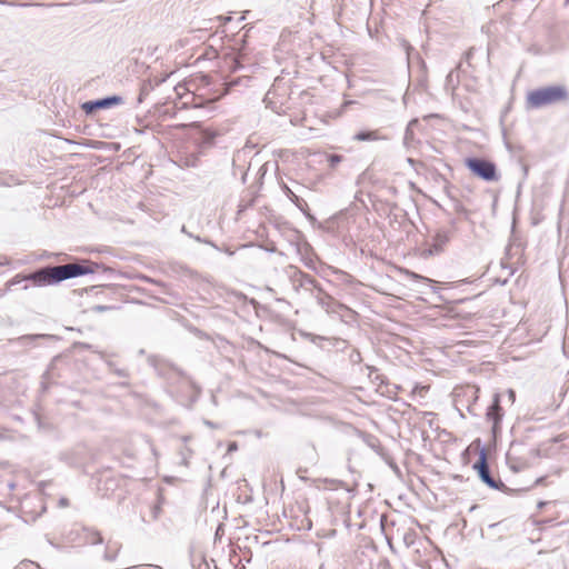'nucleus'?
I'll return each mask as SVG.
<instances>
[{"label":"nucleus","mask_w":569,"mask_h":569,"mask_svg":"<svg viewBox=\"0 0 569 569\" xmlns=\"http://www.w3.org/2000/svg\"><path fill=\"white\" fill-rule=\"evenodd\" d=\"M100 268H102L104 272L111 271L110 268L102 267L97 262L86 259L78 260L73 263L46 266L30 272L29 274L16 276L9 281V287L22 281H31L37 287L54 286L68 279L94 273Z\"/></svg>","instance_id":"1"},{"label":"nucleus","mask_w":569,"mask_h":569,"mask_svg":"<svg viewBox=\"0 0 569 569\" xmlns=\"http://www.w3.org/2000/svg\"><path fill=\"white\" fill-rule=\"evenodd\" d=\"M568 98L569 92L563 86H549L530 91L527 96V103L529 108L540 109L566 101Z\"/></svg>","instance_id":"2"},{"label":"nucleus","mask_w":569,"mask_h":569,"mask_svg":"<svg viewBox=\"0 0 569 569\" xmlns=\"http://www.w3.org/2000/svg\"><path fill=\"white\" fill-rule=\"evenodd\" d=\"M465 166L473 176L483 181L495 182L500 179L497 166L488 159L477 157L467 158Z\"/></svg>","instance_id":"3"},{"label":"nucleus","mask_w":569,"mask_h":569,"mask_svg":"<svg viewBox=\"0 0 569 569\" xmlns=\"http://www.w3.org/2000/svg\"><path fill=\"white\" fill-rule=\"evenodd\" d=\"M148 363L154 369L157 375L163 379L171 380L176 377L184 376V372L180 368L157 356H149Z\"/></svg>","instance_id":"4"},{"label":"nucleus","mask_w":569,"mask_h":569,"mask_svg":"<svg viewBox=\"0 0 569 569\" xmlns=\"http://www.w3.org/2000/svg\"><path fill=\"white\" fill-rule=\"evenodd\" d=\"M473 469L477 471L480 480L489 488L500 490L501 488L505 487L501 480H496L491 476L485 450L480 452L478 460L473 465Z\"/></svg>","instance_id":"5"},{"label":"nucleus","mask_w":569,"mask_h":569,"mask_svg":"<svg viewBox=\"0 0 569 569\" xmlns=\"http://www.w3.org/2000/svg\"><path fill=\"white\" fill-rule=\"evenodd\" d=\"M123 103V98L121 96H108L101 99L90 100L82 103L81 109L87 114H92L97 110L109 109L114 106H119Z\"/></svg>","instance_id":"6"},{"label":"nucleus","mask_w":569,"mask_h":569,"mask_svg":"<svg viewBox=\"0 0 569 569\" xmlns=\"http://www.w3.org/2000/svg\"><path fill=\"white\" fill-rule=\"evenodd\" d=\"M291 281L296 290L303 288L305 290L315 289L317 292H322V288L317 282V280L309 273H306L299 269H296L291 274Z\"/></svg>","instance_id":"7"},{"label":"nucleus","mask_w":569,"mask_h":569,"mask_svg":"<svg viewBox=\"0 0 569 569\" xmlns=\"http://www.w3.org/2000/svg\"><path fill=\"white\" fill-rule=\"evenodd\" d=\"M503 417V411L500 406V395L495 393L492 397L491 405L487 408L486 418L492 422V431L496 432L499 429V425Z\"/></svg>","instance_id":"8"},{"label":"nucleus","mask_w":569,"mask_h":569,"mask_svg":"<svg viewBox=\"0 0 569 569\" xmlns=\"http://www.w3.org/2000/svg\"><path fill=\"white\" fill-rule=\"evenodd\" d=\"M451 239L448 230H438L432 237L431 252L440 253Z\"/></svg>","instance_id":"9"},{"label":"nucleus","mask_w":569,"mask_h":569,"mask_svg":"<svg viewBox=\"0 0 569 569\" xmlns=\"http://www.w3.org/2000/svg\"><path fill=\"white\" fill-rule=\"evenodd\" d=\"M244 60H246V54L240 52L236 56L226 58V63H227L230 72H238V71H242V70H247V69H252L254 67L253 64L247 66L244 63Z\"/></svg>","instance_id":"10"},{"label":"nucleus","mask_w":569,"mask_h":569,"mask_svg":"<svg viewBox=\"0 0 569 569\" xmlns=\"http://www.w3.org/2000/svg\"><path fill=\"white\" fill-rule=\"evenodd\" d=\"M82 533H83V540L88 545L94 546V545H101L103 542V538H102L100 531H98L93 528L83 527Z\"/></svg>","instance_id":"11"},{"label":"nucleus","mask_w":569,"mask_h":569,"mask_svg":"<svg viewBox=\"0 0 569 569\" xmlns=\"http://www.w3.org/2000/svg\"><path fill=\"white\" fill-rule=\"evenodd\" d=\"M121 543L120 542H111L109 541L106 547V551L103 553V560L112 562L117 559L120 550H121Z\"/></svg>","instance_id":"12"},{"label":"nucleus","mask_w":569,"mask_h":569,"mask_svg":"<svg viewBox=\"0 0 569 569\" xmlns=\"http://www.w3.org/2000/svg\"><path fill=\"white\" fill-rule=\"evenodd\" d=\"M439 178H440L441 180H443V182H445V191H446V193H447V194L452 199V201H453V209H455V211H456L457 213H459V214H463L465 217H468V214H469L468 209H466V208H465V206H463L459 200H457V199H455V198H452V197L450 196V193H449V189H450V183H449V181H448L447 179H445L442 176H439Z\"/></svg>","instance_id":"13"},{"label":"nucleus","mask_w":569,"mask_h":569,"mask_svg":"<svg viewBox=\"0 0 569 569\" xmlns=\"http://www.w3.org/2000/svg\"><path fill=\"white\" fill-rule=\"evenodd\" d=\"M283 191L286 196L299 208L301 211H305V207H307V202L298 197L288 186H283Z\"/></svg>","instance_id":"14"},{"label":"nucleus","mask_w":569,"mask_h":569,"mask_svg":"<svg viewBox=\"0 0 569 569\" xmlns=\"http://www.w3.org/2000/svg\"><path fill=\"white\" fill-rule=\"evenodd\" d=\"M250 79L251 78L249 76H243V77L236 78V79L231 80L230 82L223 83L224 88H223V92L221 93V96L227 94L229 92V90L234 86H238V84L247 86L249 83Z\"/></svg>","instance_id":"15"},{"label":"nucleus","mask_w":569,"mask_h":569,"mask_svg":"<svg viewBox=\"0 0 569 569\" xmlns=\"http://www.w3.org/2000/svg\"><path fill=\"white\" fill-rule=\"evenodd\" d=\"M378 139L377 131H360L353 136V140L357 141H373Z\"/></svg>","instance_id":"16"},{"label":"nucleus","mask_w":569,"mask_h":569,"mask_svg":"<svg viewBox=\"0 0 569 569\" xmlns=\"http://www.w3.org/2000/svg\"><path fill=\"white\" fill-rule=\"evenodd\" d=\"M316 299L318 301V303L322 307H329L331 302H333V298L325 292L322 290V292H318V295L316 296Z\"/></svg>","instance_id":"17"},{"label":"nucleus","mask_w":569,"mask_h":569,"mask_svg":"<svg viewBox=\"0 0 569 569\" xmlns=\"http://www.w3.org/2000/svg\"><path fill=\"white\" fill-rule=\"evenodd\" d=\"M107 365L109 367V369L114 373L117 375L118 377H122V378H128L129 377V373L126 369H121V368H117L114 362L112 361H107Z\"/></svg>","instance_id":"18"},{"label":"nucleus","mask_w":569,"mask_h":569,"mask_svg":"<svg viewBox=\"0 0 569 569\" xmlns=\"http://www.w3.org/2000/svg\"><path fill=\"white\" fill-rule=\"evenodd\" d=\"M349 361L352 365H359L362 361L361 353L358 349H356V348L351 349V351L349 353Z\"/></svg>","instance_id":"19"},{"label":"nucleus","mask_w":569,"mask_h":569,"mask_svg":"<svg viewBox=\"0 0 569 569\" xmlns=\"http://www.w3.org/2000/svg\"><path fill=\"white\" fill-rule=\"evenodd\" d=\"M343 157L340 154L331 153L327 156V160L329 162L330 168H335L338 163L342 161Z\"/></svg>","instance_id":"20"},{"label":"nucleus","mask_w":569,"mask_h":569,"mask_svg":"<svg viewBox=\"0 0 569 569\" xmlns=\"http://www.w3.org/2000/svg\"><path fill=\"white\" fill-rule=\"evenodd\" d=\"M406 274H407V277H408L409 279H411V280H413V281H421V282H426V283H430V282H431V280H430V279H428V278H426V277H423V276H420V274H418V273H415V272H412V271H408V270H407V271H406Z\"/></svg>","instance_id":"21"},{"label":"nucleus","mask_w":569,"mask_h":569,"mask_svg":"<svg viewBox=\"0 0 569 569\" xmlns=\"http://www.w3.org/2000/svg\"><path fill=\"white\" fill-rule=\"evenodd\" d=\"M146 281L159 286L161 293H169V288H168V286L166 283H163V282H161L159 280H154V279L148 278V277H146Z\"/></svg>","instance_id":"22"},{"label":"nucleus","mask_w":569,"mask_h":569,"mask_svg":"<svg viewBox=\"0 0 569 569\" xmlns=\"http://www.w3.org/2000/svg\"><path fill=\"white\" fill-rule=\"evenodd\" d=\"M418 123V120L413 119L411 120L408 126H407V129H406V133H405V140H408L412 137V126L417 124Z\"/></svg>","instance_id":"23"},{"label":"nucleus","mask_w":569,"mask_h":569,"mask_svg":"<svg viewBox=\"0 0 569 569\" xmlns=\"http://www.w3.org/2000/svg\"><path fill=\"white\" fill-rule=\"evenodd\" d=\"M508 400L512 405L516 401V392L512 389L507 390Z\"/></svg>","instance_id":"24"},{"label":"nucleus","mask_w":569,"mask_h":569,"mask_svg":"<svg viewBox=\"0 0 569 569\" xmlns=\"http://www.w3.org/2000/svg\"><path fill=\"white\" fill-rule=\"evenodd\" d=\"M192 451L189 448H186L184 451L181 452L183 462L187 465V459L191 456Z\"/></svg>","instance_id":"25"},{"label":"nucleus","mask_w":569,"mask_h":569,"mask_svg":"<svg viewBox=\"0 0 569 569\" xmlns=\"http://www.w3.org/2000/svg\"><path fill=\"white\" fill-rule=\"evenodd\" d=\"M76 348H82V349H91L92 346L86 342H76L73 345Z\"/></svg>","instance_id":"26"},{"label":"nucleus","mask_w":569,"mask_h":569,"mask_svg":"<svg viewBox=\"0 0 569 569\" xmlns=\"http://www.w3.org/2000/svg\"><path fill=\"white\" fill-rule=\"evenodd\" d=\"M20 566H32L33 569H40L39 565L32 562V561H29V560H24L20 563Z\"/></svg>","instance_id":"27"},{"label":"nucleus","mask_w":569,"mask_h":569,"mask_svg":"<svg viewBox=\"0 0 569 569\" xmlns=\"http://www.w3.org/2000/svg\"><path fill=\"white\" fill-rule=\"evenodd\" d=\"M69 505V500L67 498H60L59 506L67 507Z\"/></svg>","instance_id":"28"},{"label":"nucleus","mask_w":569,"mask_h":569,"mask_svg":"<svg viewBox=\"0 0 569 569\" xmlns=\"http://www.w3.org/2000/svg\"><path fill=\"white\" fill-rule=\"evenodd\" d=\"M192 238H193L196 241H198V242H204V243H210V244H211V242H210L209 240H203V239H201L199 236H193Z\"/></svg>","instance_id":"29"},{"label":"nucleus","mask_w":569,"mask_h":569,"mask_svg":"<svg viewBox=\"0 0 569 569\" xmlns=\"http://www.w3.org/2000/svg\"><path fill=\"white\" fill-rule=\"evenodd\" d=\"M219 20H221L223 23H227L229 21H231V17H218Z\"/></svg>","instance_id":"30"},{"label":"nucleus","mask_w":569,"mask_h":569,"mask_svg":"<svg viewBox=\"0 0 569 569\" xmlns=\"http://www.w3.org/2000/svg\"><path fill=\"white\" fill-rule=\"evenodd\" d=\"M367 369L369 370V377H371L372 372L377 371V369L375 367H371V366H367Z\"/></svg>","instance_id":"31"},{"label":"nucleus","mask_w":569,"mask_h":569,"mask_svg":"<svg viewBox=\"0 0 569 569\" xmlns=\"http://www.w3.org/2000/svg\"><path fill=\"white\" fill-rule=\"evenodd\" d=\"M181 231H182L183 233H186V234H187L188 237H190V238H192V237H193V234H192V233H190L189 231H187V229H186V227H184V226L181 228Z\"/></svg>","instance_id":"32"},{"label":"nucleus","mask_w":569,"mask_h":569,"mask_svg":"<svg viewBox=\"0 0 569 569\" xmlns=\"http://www.w3.org/2000/svg\"><path fill=\"white\" fill-rule=\"evenodd\" d=\"M181 231H182L183 233H186V234H187L188 237H190V238H192V237H193V234H192V233H190L189 231H187V229H186V227H184V226L181 228Z\"/></svg>","instance_id":"33"},{"label":"nucleus","mask_w":569,"mask_h":569,"mask_svg":"<svg viewBox=\"0 0 569 569\" xmlns=\"http://www.w3.org/2000/svg\"><path fill=\"white\" fill-rule=\"evenodd\" d=\"M204 425L210 427V428H214L216 427V425L212 421H210V420H204Z\"/></svg>","instance_id":"34"},{"label":"nucleus","mask_w":569,"mask_h":569,"mask_svg":"<svg viewBox=\"0 0 569 569\" xmlns=\"http://www.w3.org/2000/svg\"><path fill=\"white\" fill-rule=\"evenodd\" d=\"M545 477H540L536 480V485H542L545 482Z\"/></svg>","instance_id":"35"},{"label":"nucleus","mask_w":569,"mask_h":569,"mask_svg":"<svg viewBox=\"0 0 569 569\" xmlns=\"http://www.w3.org/2000/svg\"><path fill=\"white\" fill-rule=\"evenodd\" d=\"M236 449H237V445L234 442L229 446L230 451L236 450Z\"/></svg>","instance_id":"36"},{"label":"nucleus","mask_w":569,"mask_h":569,"mask_svg":"<svg viewBox=\"0 0 569 569\" xmlns=\"http://www.w3.org/2000/svg\"><path fill=\"white\" fill-rule=\"evenodd\" d=\"M546 505H547V502H546V501H540V502L538 503V508H543Z\"/></svg>","instance_id":"37"},{"label":"nucleus","mask_w":569,"mask_h":569,"mask_svg":"<svg viewBox=\"0 0 569 569\" xmlns=\"http://www.w3.org/2000/svg\"><path fill=\"white\" fill-rule=\"evenodd\" d=\"M181 439H182L183 442H187L190 439V437L189 436H183Z\"/></svg>","instance_id":"38"},{"label":"nucleus","mask_w":569,"mask_h":569,"mask_svg":"<svg viewBox=\"0 0 569 569\" xmlns=\"http://www.w3.org/2000/svg\"><path fill=\"white\" fill-rule=\"evenodd\" d=\"M351 103H353V101H346V102L343 103V107H347V106H349V104H351Z\"/></svg>","instance_id":"39"}]
</instances>
